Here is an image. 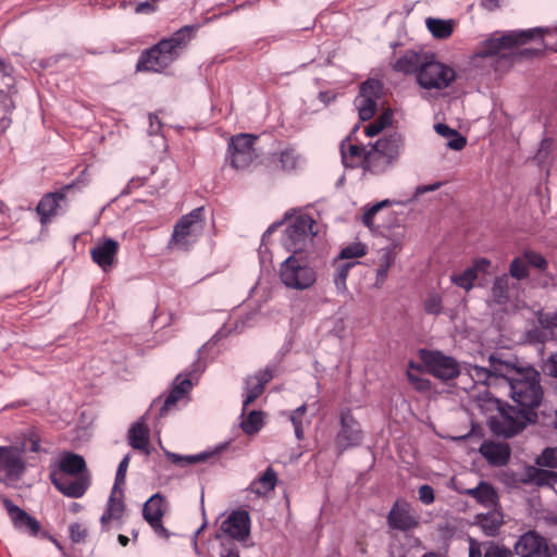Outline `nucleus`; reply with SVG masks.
<instances>
[{
  "label": "nucleus",
  "instance_id": "60",
  "mask_svg": "<svg viewBox=\"0 0 557 557\" xmlns=\"http://www.w3.org/2000/svg\"><path fill=\"white\" fill-rule=\"evenodd\" d=\"M544 371L554 377H557V354L550 356L544 364Z\"/></svg>",
  "mask_w": 557,
  "mask_h": 557
},
{
  "label": "nucleus",
  "instance_id": "47",
  "mask_svg": "<svg viewBox=\"0 0 557 557\" xmlns=\"http://www.w3.org/2000/svg\"><path fill=\"white\" fill-rule=\"evenodd\" d=\"M354 265L355 262H346L335 269L333 281L338 292L344 293L347 289L346 280Z\"/></svg>",
  "mask_w": 557,
  "mask_h": 557
},
{
  "label": "nucleus",
  "instance_id": "28",
  "mask_svg": "<svg viewBox=\"0 0 557 557\" xmlns=\"http://www.w3.org/2000/svg\"><path fill=\"white\" fill-rule=\"evenodd\" d=\"M128 442L134 449L143 450L147 455L149 454V430L145 425L143 418L129 429Z\"/></svg>",
  "mask_w": 557,
  "mask_h": 557
},
{
  "label": "nucleus",
  "instance_id": "27",
  "mask_svg": "<svg viewBox=\"0 0 557 557\" xmlns=\"http://www.w3.org/2000/svg\"><path fill=\"white\" fill-rule=\"evenodd\" d=\"M61 475H87L86 462L84 458L77 454L67 453L63 455L59 462Z\"/></svg>",
  "mask_w": 557,
  "mask_h": 557
},
{
  "label": "nucleus",
  "instance_id": "50",
  "mask_svg": "<svg viewBox=\"0 0 557 557\" xmlns=\"http://www.w3.org/2000/svg\"><path fill=\"white\" fill-rule=\"evenodd\" d=\"M424 311L429 314H440L443 311L442 298L438 294H429L423 304Z\"/></svg>",
  "mask_w": 557,
  "mask_h": 557
},
{
  "label": "nucleus",
  "instance_id": "34",
  "mask_svg": "<svg viewBox=\"0 0 557 557\" xmlns=\"http://www.w3.org/2000/svg\"><path fill=\"white\" fill-rule=\"evenodd\" d=\"M478 523L485 535L495 536L503 524V515L497 510H492L486 515L479 516Z\"/></svg>",
  "mask_w": 557,
  "mask_h": 557
},
{
  "label": "nucleus",
  "instance_id": "26",
  "mask_svg": "<svg viewBox=\"0 0 557 557\" xmlns=\"http://www.w3.org/2000/svg\"><path fill=\"white\" fill-rule=\"evenodd\" d=\"M468 495L473 497L484 507L493 508L498 503V494L496 490L486 482H480L475 487L466 491Z\"/></svg>",
  "mask_w": 557,
  "mask_h": 557
},
{
  "label": "nucleus",
  "instance_id": "17",
  "mask_svg": "<svg viewBox=\"0 0 557 557\" xmlns=\"http://www.w3.org/2000/svg\"><path fill=\"white\" fill-rule=\"evenodd\" d=\"M166 511V502L164 496L157 493L153 494L143 508V517L152 528L157 535L168 539L170 533L162 523V518Z\"/></svg>",
  "mask_w": 557,
  "mask_h": 557
},
{
  "label": "nucleus",
  "instance_id": "7",
  "mask_svg": "<svg viewBox=\"0 0 557 557\" xmlns=\"http://www.w3.org/2000/svg\"><path fill=\"white\" fill-rule=\"evenodd\" d=\"M203 208L194 209L182 216L174 227L170 245L180 250H187L201 236L205 230Z\"/></svg>",
  "mask_w": 557,
  "mask_h": 557
},
{
  "label": "nucleus",
  "instance_id": "12",
  "mask_svg": "<svg viewBox=\"0 0 557 557\" xmlns=\"http://www.w3.org/2000/svg\"><path fill=\"white\" fill-rule=\"evenodd\" d=\"M420 357L428 371L441 380H450L460 373L457 361L440 351L421 350Z\"/></svg>",
  "mask_w": 557,
  "mask_h": 557
},
{
  "label": "nucleus",
  "instance_id": "48",
  "mask_svg": "<svg viewBox=\"0 0 557 557\" xmlns=\"http://www.w3.org/2000/svg\"><path fill=\"white\" fill-rule=\"evenodd\" d=\"M367 245L360 242H356L344 247L341 250L338 258L341 260L360 258L363 257L367 253Z\"/></svg>",
  "mask_w": 557,
  "mask_h": 557
},
{
  "label": "nucleus",
  "instance_id": "36",
  "mask_svg": "<svg viewBox=\"0 0 557 557\" xmlns=\"http://www.w3.org/2000/svg\"><path fill=\"white\" fill-rule=\"evenodd\" d=\"M426 27L433 37L437 39L448 38L454 30V21L428 17Z\"/></svg>",
  "mask_w": 557,
  "mask_h": 557
},
{
  "label": "nucleus",
  "instance_id": "56",
  "mask_svg": "<svg viewBox=\"0 0 557 557\" xmlns=\"http://www.w3.org/2000/svg\"><path fill=\"white\" fill-rule=\"evenodd\" d=\"M552 147H553L552 139L545 138L541 141L540 148L535 156V159L537 160L539 163H544L548 159Z\"/></svg>",
  "mask_w": 557,
  "mask_h": 557
},
{
  "label": "nucleus",
  "instance_id": "41",
  "mask_svg": "<svg viewBox=\"0 0 557 557\" xmlns=\"http://www.w3.org/2000/svg\"><path fill=\"white\" fill-rule=\"evenodd\" d=\"M263 426V413L252 410L240 422V428L248 435L258 433Z\"/></svg>",
  "mask_w": 557,
  "mask_h": 557
},
{
  "label": "nucleus",
  "instance_id": "25",
  "mask_svg": "<svg viewBox=\"0 0 557 557\" xmlns=\"http://www.w3.org/2000/svg\"><path fill=\"white\" fill-rule=\"evenodd\" d=\"M481 455L493 466H504L510 457L508 444L485 441L480 446Z\"/></svg>",
  "mask_w": 557,
  "mask_h": 557
},
{
  "label": "nucleus",
  "instance_id": "29",
  "mask_svg": "<svg viewBox=\"0 0 557 557\" xmlns=\"http://www.w3.org/2000/svg\"><path fill=\"white\" fill-rule=\"evenodd\" d=\"M191 386L193 384L189 379H181V376H177L172 391L164 400L163 407L161 408V414L171 410L176 403L189 392Z\"/></svg>",
  "mask_w": 557,
  "mask_h": 557
},
{
  "label": "nucleus",
  "instance_id": "18",
  "mask_svg": "<svg viewBox=\"0 0 557 557\" xmlns=\"http://www.w3.org/2000/svg\"><path fill=\"white\" fill-rule=\"evenodd\" d=\"M221 532L236 541H245L250 534V517L246 510H234L222 521Z\"/></svg>",
  "mask_w": 557,
  "mask_h": 557
},
{
  "label": "nucleus",
  "instance_id": "39",
  "mask_svg": "<svg viewBox=\"0 0 557 557\" xmlns=\"http://www.w3.org/2000/svg\"><path fill=\"white\" fill-rule=\"evenodd\" d=\"M368 151H369V149H367L364 146L349 144L348 147L346 148V145L343 144L342 145L343 163L345 164V166H354V162H352V160L349 161V158H351V159L357 158L359 160V162L361 163V165L363 166V169L366 170V154L368 153Z\"/></svg>",
  "mask_w": 557,
  "mask_h": 557
},
{
  "label": "nucleus",
  "instance_id": "9",
  "mask_svg": "<svg viewBox=\"0 0 557 557\" xmlns=\"http://www.w3.org/2000/svg\"><path fill=\"white\" fill-rule=\"evenodd\" d=\"M313 225L314 220L308 214H298L290 219L283 236L286 249L295 255L302 251L317 234Z\"/></svg>",
  "mask_w": 557,
  "mask_h": 557
},
{
  "label": "nucleus",
  "instance_id": "13",
  "mask_svg": "<svg viewBox=\"0 0 557 557\" xmlns=\"http://www.w3.org/2000/svg\"><path fill=\"white\" fill-rule=\"evenodd\" d=\"M257 137L249 134H238L232 137L228 152L231 164L235 169H246L257 157L253 145Z\"/></svg>",
  "mask_w": 557,
  "mask_h": 557
},
{
  "label": "nucleus",
  "instance_id": "16",
  "mask_svg": "<svg viewBox=\"0 0 557 557\" xmlns=\"http://www.w3.org/2000/svg\"><path fill=\"white\" fill-rule=\"evenodd\" d=\"M513 548L519 557H552L547 540L535 531L523 533Z\"/></svg>",
  "mask_w": 557,
  "mask_h": 557
},
{
  "label": "nucleus",
  "instance_id": "10",
  "mask_svg": "<svg viewBox=\"0 0 557 557\" xmlns=\"http://www.w3.org/2000/svg\"><path fill=\"white\" fill-rule=\"evenodd\" d=\"M406 236V227L397 225L394 232L388 236L389 244L377 250L375 282L374 286L381 288L387 276L391 267L395 263L399 251L403 248V242Z\"/></svg>",
  "mask_w": 557,
  "mask_h": 557
},
{
  "label": "nucleus",
  "instance_id": "45",
  "mask_svg": "<svg viewBox=\"0 0 557 557\" xmlns=\"http://www.w3.org/2000/svg\"><path fill=\"white\" fill-rule=\"evenodd\" d=\"M213 453H200L196 455L181 456L174 453H166L168 458L175 465H194L207 460Z\"/></svg>",
  "mask_w": 557,
  "mask_h": 557
},
{
  "label": "nucleus",
  "instance_id": "55",
  "mask_svg": "<svg viewBox=\"0 0 557 557\" xmlns=\"http://www.w3.org/2000/svg\"><path fill=\"white\" fill-rule=\"evenodd\" d=\"M128 463H129V456H125L119 467H117V470H116V475H115V483H114V490H117V487L120 485H123L125 483V478H126V471H127V468H128Z\"/></svg>",
  "mask_w": 557,
  "mask_h": 557
},
{
  "label": "nucleus",
  "instance_id": "21",
  "mask_svg": "<svg viewBox=\"0 0 557 557\" xmlns=\"http://www.w3.org/2000/svg\"><path fill=\"white\" fill-rule=\"evenodd\" d=\"M273 379V372L270 368L258 371L248 376L245 387V399L243 401V413L246 408L252 404L264 391L265 385Z\"/></svg>",
  "mask_w": 557,
  "mask_h": 557
},
{
  "label": "nucleus",
  "instance_id": "42",
  "mask_svg": "<svg viewBox=\"0 0 557 557\" xmlns=\"http://www.w3.org/2000/svg\"><path fill=\"white\" fill-rule=\"evenodd\" d=\"M393 122V113L391 110L384 111L374 122L364 127V133L368 137H373L391 126Z\"/></svg>",
  "mask_w": 557,
  "mask_h": 557
},
{
  "label": "nucleus",
  "instance_id": "15",
  "mask_svg": "<svg viewBox=\"0 0 557 557\" xmlns=\"http://www.w3.org/2000/svg\"><path fill=\"white\" fill-rule=\"evenodd\" d=\"M363 432L349 410L341 413V429L336 435V446L341 451L361 444Z\"/></svg>",
  "mask_w": 557,
  "mask_h": 557
},
{
  "label": "nucleus",
  "instance_id": "3",
  "mask_svg": "<svg viewBox=\"0 0 557 557\" xmlns=\"http://www.w3.org/2000/svg\"><path fill=\"white\" fill-rule=\"evenodd\" d=\"M490 404L496 409V412L490 416L488 426L493 433L499 436L512 437L536 419L534 411L504 405L496 398L491 399Z\"/></svg>",
  "mask_w": 557,
  "mask_h": 557
},
{
  "label": "nucleus",
  "instance_id": "57",
  "mask_svg": "<svg viewBox=\"0 0 557 557\" xmlns=\"http://www.w3.org/2000/svg\"><path fill=\"white\" fill-rule=\"evenodd\" d=\"M87 535V530L79 523L70 525V536L74 543L82 542Z\"/></svg>",
  "mask_w": 557,
  "mask_h": 557
},
{
  "label": "nucleus",
  "instance_id": "5",
  "mask_svg": "<svg viewBox=\"0 0 557 557\" xmlns=\"http://www.w3.org/2000/svg\"><path fill=\"white\" fill-rule=\"evenodd\" d=\"M542 32V28L507 33L497 32L479 45L472 57V62L481 58L504 54L507 50L529 41L533 38L534 33Z\"/></svg>",
  "mask_w": 557,
  "mask_h": 557
},
{
  "label": "nucleus",
  "instance_id": "46",
  "mask_svg": "<svg viewBox=\"0 0 557 557\" xmlns=\"http://www.w3.org/2000/svg\"><path fill=\"white\" fill-rule=\"evenodd\" d=\"M420 366H414V363L411 362L407 372L408 380L416 389L428 391L430 389V381L420 375Z\"/></svg>",
  "mask_w": 557,
  "mask_h": 557
},
{
  "label": "nucleus",
  "instance_id": "52",
  "mask_svg": "<svg viewBox=\"0 0 557 557\" xmlns=\"http://www.w3.org/2000/svg\"><path fill=\"white\" fill-rule=\"evenodd\" d=\"M280 160L283 169L294 170L298 165L299 156L296 153L294 149L288 148L282 151Z\"/></svg>",
  "mask_w": 557,
  "mask_h": 557
},
{
  "label": "nucleus",
  "instance_id": "8",
  "mask_svg": "<svg viewBox=\"0 0 557 557\" xmlns=\"http://www.w3.org/2000/svg\"><path fill=\"white\" fill-rule=\"evenodd\" d=\"M418 83L424 89H444L456 79L453 67L428 55L417 74Z\"/></svg>",
  "mask_w": 557,
  "mask_h": 557
},
{
  "label": "nucleus",
  "instance_id": "61",
  "mask_svg": "<svg viewBox=\"0 0 557 557\" xmlns=\"http://www.w3.org/2000/svg\"><path fill=\"white\" fill-rule=\"evenodd\" d=\"M442 186V183L441 182H436L434 184H430V185H421V186H418L414 190V194H413V198L417 199L419 196L425 194V193H429V191H435L437 190L440 187Z\"/></svg>",
  "mask_w": 557,
  "mask_h": 557
},
{
  "label": "nucleus",
  "instance_id": "53",
  "mask_svg": "<svg viewBox=\"0 0 557 557\" xmlns=\"http://www.w3.org/2000/svg\"><path fill=\"white\" fill-rule=\"evenodd\" d=\"M509 273L517 280H523L529 275L528 267L520 258H515L509 267Z\"/></svg>",
  "mask_w": 557,
  "mask_h": 557
},
{
  "label": "nucleus",
  "instance_id": "35",
  "mask_svg": "<svg viewBox=\"0 0 557 557\" xmlns=\"http://www.w3.org/2000/svg\"><path fill=\"white\" fill-rule=\"evenodd\" d=\"M539 323L541 326L539 339L541 342L557 337V312L541 313Z\"/></svg>",
  "mask_w": 557,
  "mask_h": 557
},
{
  "label": "nucleus",
  "instance_id": "6",
  "mask_svg": "<svg viewBox=\"0 0 557 557\" xmlns=\"http://www.w3.org/2000/svg\"><path fill=\"white\" fill-rule=\"evenodd\" d=\"M280 278L289 289L305 290L313 286L317 273L305 258L293 253L281 263Z\"/></svg>",
  "mask_w": 557,
  "mask_h": 557
},
{
  "label": "nucleus",
  "instance_id": "44",
  "mask_svg": "<svg viewBox=\"0 0 557 557\" xmlns=\"http://www.w3.org/2000/svg\"><path fill=\"white\" fill-rule=\"evenodd\" d=\"M116 490L113 488L108 503V509L101 517V522L106 523L111 519H119L122 516L124 505L122 500L115 498Z\"/></svg>",
  "mask_w": 557,
  "mask_h": 557
},
{
  "label": "nucleus",
  "instance_id": "51",
  "mask_svg": "<svg viewBox=\"0 0 557 557\" xmlns=\"http://www.w3.org/2000/svg\"><path fill=\"white\" fill-rule=\"evenodd\" d=\"M389 206V200H382L369 208H367L362 214V223L369 227V228H372L373 227V219L375 216V214L381 210L383 209L384 207H387Z\"/></svg>",
  "mask_w": 557,
  "mask_h": 557
},
{
  "label": "nucleus",
  "instance_id": "43",
  "mask_svg": "<svg viewBox=\"0 0 557 557\" xmlns=\"http://www.w3.org/2000/svg\"><path fill=\"white\" fill-rule=\"evenodd\" d=\"M476 277L475 268H468L462 273L453 275L451 282L466 292H469L472 289Z\"/></svg>",
  "mask_w": 557,
  "mask_h": 557
},
{
  "label": "nucleus",
  "instance_id": "14",
  "mask_svg": "<svg viewBox=\"0 0 557 557\" xmlns=\"http://www.w3.org/2000/svg\"><path fill=\"white\" fill-rule=\"evenodd\" d=\"M381 91L382 85L376 79H369L361 84L355 106L362 121H368L374 115Z\"/></svg>",
  "mask_w": 557,
  "mask_h": 557
},
{
  "label": "nucleus",
  "instance_id": "54",
  "mask_svg": "<svg viewBox=\"0 0 557 557\" xmlns=\"http://www.w3.org/2000/svg\"><path fill=\"white\" fill-rule=\"evenodd\" d=\"M523 258L530 265H532L539 270L543 271L547 268L546 259L541 253H537L533 250L524 251Z\"/></svg>",
  "mask_w": 557,
  "mask_h": 557
},
{
  "label": "nucleus",
  "instance_id": "38",
  "mask_svg": "<svg viewBox=\"0 0 557 557\" xmlns=\"http://www.w3.org/2000/svg\"><path fill=\"white\" fill-rule=\"evenodd\" d=\"M438 135L447 138V146L453 150H461L466 146V138L448 125L438 123L435 126Z\"/></svg>",
  "mask_w": 557,
  "mask_h": 557
},
{
  "label": "nucleus",
  "instance_id": "24",
  "mask_svg": "<svg viewBox=\"0 0 557 557\" xmlns=\"http://www.w3.org/2000/svg\"><path fill=\"white\" fill-rule=\"evenodd\" d=\"M4 506L16 529L27 532L30 535H37L40 530V524L35 518L29 516L25 510L21 509L9 499L4 500Z\"/></svg>",
  "mask_w": 557,
  "mask_h": 557
},
{
  "label": "nucleus",
  "instance_id": "19",
  "mask_svg": "<svg viewBox=\"0 0 557 557\" xmlns=\"http://www.w3.org/2000/svg\"><path fill=\"white\" fill-rule=\"evenodd\" d=\"M490 366L488 368L472 366L470 364L467 369L468 375L470 379L476 384L484 385H503L500 371H497L502 366H508V361H503L496 358L494 355H491L488 358Z\"/></svg>",
  "mask_w": 557,
  "mask_h": 557
},
{
  "label": "nucleus",
  "instance_id": "4",
  "mask_svg": "<svg viewBox=\"0 0 557 557\" xmlns=\"http://www.w3.org/2000/svg\"><path fill=\"white\" fill-rule=\"evenodd\" d=\"M404 149V136L394 132L377 139L366 154V171L383 174L399 159Z\"/></svg>",
  "mask_w": 557,
  "mask_h": 557
},
{
  "label": "nucleus",
  "instance_id": "11",
  "mask_svg": "<svg viewBox=\"0 0 557 557\" xmlns=\"http://www.w3.org/2000/svg\"><path fill=\"white\" fill-rule=\"evenodd\" d=\"M23 449L16 446H0V482L18 480L25 471Z\"/></svg>",
  "mask_w": 557,
  "mask_h": 557
},
{
  "label": "nucleus",
  "instance_id": "31",
  "mask_svg": "<svg viewBox=\"0 0 557 557\" xmlns=\"http://www.w3.org/2000/svg\"><path fill=\"white\" fill-rule=\"evenodd\" d=\"M63 199L62 194H48L39 201L37 212L40 215V221L45 224L51 216L57 214L59 201Z\"/></svg>",
  "mask_w": 557,
  "mask_h": 557
},
{
  "label": "nucleus",
  "instance_id": "20",
  "mask_svg": "<svg viewBox=\"0 0 557 557\" xmlns=\"http://www.w3.org/2000/svg\"><path fill=\"white\" fill-rule=\"evenodd\" d=\"M51 481L58 491L72 498L82 497L89 485L88 475H78L71 479L67 475H61L53 472L51 473Z\"/></svg>",
  "mask_w": 557,
  "mask_h": 557
},
{
  "label": "nucleus",
  "instance_id": "22",
  "mask_svg": "<svg viewBox=\"0 0 557 557\" xmlns=\"http://www.w3.org/2000/svg\"><path fill=\"white\" fill-rule=\"evenodd\" d=\"M119 247V243L112 238L100 240L90 250L91 259L103 271H107L115 262Z\"/></svg>",
  "mask_w": 557,
  "mask_h": 557
},
{
  "label": "nucleus",
  "instance_id": "40",
  "mask_svg": "<svg viewBox=\"0 0 557 557\" xmlns=\"http://www.w3.org/2000/svg\"><path fill=\"white\" fill-rule=\"evenodd\" d=\"M307 407L301 405L289 414V420L294 426L295 436L298 441L304 438L305 425L310 423V420L306 417Z\"/></svg>",
  "mask_w": 557,
  "mask_h": 557
},
{
  "label": "nucleus",
  "instance_id": "1",
  "mask_svg": "<svg viewBox=\"0 0 557 557\" xmlns=\"http://www.w3.org/2000/svg\"><path fill=\"white\" fill-rule=\"evenodd\" d=\"M503 385L509 389L511 399L524 410L534 411L543 399L541 375L533 367H517L513 363L502 366Z\"/></svg>",
  "mask_w": 557,
  "mask_h": 557
},
{
  "label": "nucleus",
  "instance_id": "49",
  "mask_svg": "<svg viewBox=\"0 0 557 557\" xmlns=\"http://www.w3.org/2000/svg\"><path fill=\"white\" fill-rule=\"evenodd\" d=\"M536 463L540 467L557 469V447L544 449L543 453L536 458Z\"/></svg>",
  "mask_w": 557,
  "mask_h": 557
},
{
  "label": "nucleus",
  "instance_id": "32",
  "mask_svg": "<svg viewBox=\"0 0 557 557\" xmlns=\"http://www.w3.org/2000/svg\"><path fill=\"white\" fill-rule=\"evenodd\" d=\"M525 482L536 485H553L557 483V472L544 470L536 467H530L525 471Z\"/></svg>",
  "mask_w": 557,
  "mask_h": 557
},
{
  "label": "nucleus",
  "instance_id": "30",
  "mask_svg": "<svg viewBox=\"0 0 557 557\" xmlns=\"http://www.w3.org/2000/svg\"><path fill=\"white\" fill-rule=\"evenodd\" d=\"M428 55L407 51L393 65L394 70L405 74L419 72L420 67Z\"/></svg>",
  "mask_w": 557,
  "mask_h": 557
},
{
  "label": "nucleus",
  "instance_id": "58",
  "mask_svg": "<svg viewBox=\"0 0 557 557\" xmlns=\"http://www.w3.org/2000/svg\"><path fill=\"white\" fill-rule=\"evenodd\" d=\"M418 493H419V499L421 500V503H423L425 505H430L434 502V491L430 485H428V484L421 485L419 487Z\"/></svg>",
  "mask_w": 557,
  "mask_h": 557
},
{
  "label": "nucleus",
  "instance_id": "59",
  "mask_svg": "<svg viewBox=\"0 0 557 557\" xmlns=\"http://www.w3.org/2000/svg\"><path fill=\"white\" fill-rule=\"evenodd\" d=\"M484 557H511V552L508 548L492 545L486 549Z\"/></svg>",
  "mask_w": 557,
  "mask_h": 557
},
{
  "label": "nucleus",
  "instance_id": "33",
  "mask_svg": "<svg viewBox=\"0 0 557 557\" xmlns=\"http://www.w3.org/2000/svg\"><path fill=\"white\" fill-rule=\"evenodd\" d=\"M277 476L275 471L269 467L265 472L250 484V491L257 495H265L276 485Z\"/></svg>",
  "mask_w": 557,
  "mask_h": 557
},
{
  "label": "nucleus",
  "instance_id": "62",
  "mask_svg": "<svg viewBox=\"0 0 557 557\" xmlns=\"http://www.w3.org/2000/svg\"><path fill=\"white\" fill-rule=\"evenodd\" d=\"M220 557H240L238 549L231 544L222 543Z\"/></svg>",
  "mask_w": 557,
  "mask_h": 557
},
{
  "label": "nucleus",
  "instance_id": "63",
  "mask_svg": "<svg viewBox=\"0 0 557 557\" xmlns=\"http://www.w3.org/2000/svg\"><path fill=\"white\" fill-rule=\"evenodd\" d=\"M149 122H150L149 133L158 134L159 131L161 129V122H160L159 117L156 114H150Z\"/></svg>",
  "mask_w": 557,
  "mask_h": 557
},
{
  "label": "nucleus",
  "instance_id": "2",
  "mask_svg": "<svg viewBox=\"0 0 557 557\" xmlns=\"http://www.w3.org/2000/svg\"><path fill=\"white\" fill-rule=\"evenodd\" d=\"M198 26L185 25L171 37L145 51L137 63L138 71L161 72L172 64L193 39Z\"/></svg>",
  "mask_w": 557,
  "mask_h": 557
},
{
  "label": "nucleus",
  "instance_id": "23",
  "mask_svg": "<svg viewBox=\"0 0 557 557\" xmlns=\"http://www.w3.org/2000/svg\"><path fill=\"white\" fill-rule=\"evenodd\" d=\"M388 525L393 529L407 531L418 524L416 517L410 512L408 503L397 500L387 517Z\"/></svg>",
  "mask_w": 557,
  "mask_h": 557
},
{
  "label": "nucleus",
  "instance_id": "64",
  "mask_svg": "<svg viewBox=\"0 0 557 557\" xmlns=\"http://www.w3.org/2000/svg\"><path fill=\"white\" fill-rule=\"evenodd\" d=\"M152 11H154V5L149 1L140 2L136 7L137 13H148Z\"/></svg>",
  "mask_w": 557,
  "mask_h": 557
},
{
  "label": "nucleus",
  "instance_id": "37",
  "mask_svg": "<svg viewBox=\"0 0 557 557\" xmlns=\"http://www.w3.org/2000/svg\"><path fill=\"white\" fill-rule=\"evenodd\" d=\"M491 300L497 305H506L509 300V277L504 274L495 278Z\"/></svg>",
  "mask_w": 557,
  "mask_h": 557
}]
</instances>
